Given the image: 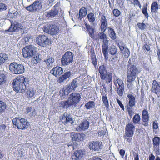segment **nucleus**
I'll list each match as a JSON object with an SVG mask.
<instances>
[{
	"label": "nucleus",
	"instance_id": "nucleus-1",
	"mask_svg": "<svg viewBox=\"0 0 160 160\" xmlns=\"http://www.w3.org/2000/svg\"><path fill=\"white\" fill-rule=\"evenodd\" d=\"M81 99V97L79 93L73 92L69 95L67 101L62 102L61 104L64 108H75Z\"/></svg>",
	"mask_w": 160,
	"mask_h": 160
},
{
	"label": "nucleus",
	"instance_id": "nucleus-2",
	"mask_svg": "<svg viewBox=\"0 0 160 160\" xmlns=\"http://www.w3.org/2000/svg\"><path fill=\"white\" fill-rule=\"evenodd\" d=\"M28 84V79L23 76L14 80L12 84L14 90L17 92H23Z\"/></svg>",
	"mask_w": 160,
	"mask_h": 160
},
{
	"label": "nucleus",
	"instance_id": "nucleus-3",
	"mask_svg": "<svg viewBox=\"0 0 160 160\" xmlns=\"http://www.w3.org/2000/svg\"><path fill=\"white\" fill-rule=\"evenodd\" d=\"M12 122L19 129H25L28 127L29 123L28 120L24 118H15L12 120Z\"/></svg>",
	"mask_w": 160,
	"mask_h": 160
},
{
	"label": "nucleus",
	"instance_id": "nucleus-4",
	"mask_svg": "<svg viewBox=\"0 0 160 160\" xmlns=\"http://www.w3.org/2000/svg\"><path fill=\"white\" fill-rule=\"evenodd\" d=\"M9 70L13 74H20L24 72L25 68L23 65L13 62L9 65Z\"/></svg>",
	"mask_w": 160,
	"mask_h": 160
},
{
	"label": "nucleus",
	"instance_id": "nucleus-5",
	"mask_svg": "<svg viewBox=\"0 0 160 160\" xmlns=\"http://www.w3.org/2000/svg\"><path fill=\"white\" fill-rule=\"evenodd\" d=\"M140 72L138 68L134 65L128 66L127 78L129 80L135 79L136 76Z\"/></svg>",
	"mask_w": 160,
	"mask_h": 160
},
{
	"label": "nucleus",
	"instance_id": "nucleus-6",
	"mask_svg": "<svg viewBox=\"0 0 160 160\" xmlns=\"http://www.w3.org/2000/svg\"><path fill=\"white\" fill-rule=\"evenodd\" d=\"M44 32L52 35L57 34L59 31L58 27L55 24L48 23L43 27Z\"/></svg>",
	"mask_w": 160,
	"mask_h": 160
},
{
	"label": "nucleus",
	"instance_id": "nucleus-7",
	"mask_svg": "<svg viewBox=\"0 0 160 160\" xmlns=\"http://www.w3.org/2000/svg\"><path fill=\"white\" fill-rule=\"evenodd\" d=\"M73 60L72 52L68 51L66 52L61 58V62L62 66H66L71 63Z\"/></svg>",
	"mask_w": 160,
	"mask_h": 160
},
{
	"label": "nucleus",
	"instance_id": "nucleus-8",
	"mask_svg": "<svg viewBox=\"0 0 160 160\" xmlns=\"http://www.w3.org/2000/svg\"><path fill=\"white\" fill-rule=\"evenodd\" d=\"M36 48L33 45L27 46L22 50L23 57L26 58H32L34 56V53L36 51Z\"/></svg>",
	"mask_w": 160,
	"mask_h": 160
},
{
	"label": "nucleus",
	"instance_id": "nucleus-9",
	"mask_svg": "<svg viewBox=\"0 0 160 160\" xmlns=\"http://www.w3.org/2000/svg\"><path fill=\"white\" fill-rule=\"evenodd\" d=\"M42 7L41 2L37 1L34 2L32 4L26 7L25 9L30 12H38L42 8Z\"/></svg>",
	"mask_w": 160,
	"mask_h": 160
},
{
	"label": "nucleus",
	"instance_id": "nucleus-10",
	"mask_svg": "<svg viewBox=\"0 0 160 160\" xmlns=\"http://www.w3.org/2000/svg\"><path fill=\"white\" fill-rule=\"evenodd\" d=\"M120 51H122V54L123 56L125 58H128L130 54V51L127 46L123 42L120 41L118 44Z\"/></svg>",
	"mask_w": 160,
	"mask_h": 160
},
{
	"label": "nucleus",
	"instance_id": "nucleus-11",
	"mask_svg": "<svg viewBox=\"0 0 160 160\" xmlns=\"http://www.w3.org/2000/svg\"><path fill=\"white\" fill-rule=\"evenodd\" d=\"M36 41L37 43L42 47H45L49 42V39L47 37L44 35H42L38 36L36 38Z\"/></svg>",
	"mask_w": 160,
	"mask_h": 160
},
{
	"label": "nucleus",
	"instance_id": "nucleus-12",
	"mask_svg": "<svg viewBox=\"0 0 160 160\" xmlns=\"http://www.w3.org/2000/svg\"><path fill=\"white\" fill-rule=\"evenodd\" d=\"M135 129V127L132 123H128L126 126L125 131L126 135L129 138L132 137Z\"/></svg>",
	"mask_w": 160,
	"mask_h": 160
},
{
	"label": "nucleus",
	"instance_id": "nucleus-13",
	"mask_svg": "<svg viewBox=\"0 0 160 160\" xmlns=\"http://www.w3.org/2000/svg\"><path fill=\"white\" fill-rule=\"evenodd\" d=\"M108 43L109 41L106 39L103 41L102 46V53L106 60L108 59V50L109 46Z\"/></svg>",
	"mask_w": 160,
	"mask_h": 160
},
{
	"label": "nucleus",
	"instance_id": "nucleus-14",
	"mask_svg": "<svg viewBox=\"0 0 160 160\" xmlns=\"http://www.w3.org/2000/svg\"><path fill=\"white\" fill-rule=\"evenodd\" d=\"M101 142L98 141H93L89 142L88 145L89 148L94 151H99L102 148Z\"/></svg>",
	"mask_w": 160,
	"mask_h": 160
},
{
	"label": "nucleus",
	"instance_id": "nucleus-15",
	"mask_svg": "<svg viewBox=\"0 0 160 160\" xmlns=\"http://www.w3.org/2000/svg\"><path fill=\"white\" fill-rule=\"evenodd\" d=\"M22 27V26L21 23L16 22H12L8 31L10 32H17L19 31L20 28Z\"/></svg>",
	"mask_w": 160,
	"mask_h": 160
},
{
	"label": "nucleus",
	"instance_id": "nucleus-16",
	"mask_svg": "<svg viewBox=\"0 0 160 160\" xmlns=\"http://www.w3.org/2000/svg\"><path fill=\"white\" fill-rule=\"evenodd\" d=\"M72 156V158L76 160L81 159L86 154L85 151L83 150H79L76 151Z\"/></svg>",
	"mask_w": 160,
	"mask_h": 160
},
{
	"label": "nucleus",
	"instance_id": "nucleus-17",
	"mask_svg": "<svg viewBox=\"0 0 160 160\" xmlns=\"http://www.w3.org/2000/svg\"><path fill=\"white\" fill-rule=\"evenodd\" d=\"M142 120L143 122V125L147 126L148 125L149 121V115L148 111L146 109H144L142 112Z\"/></svg>",
	"mask_w": 160,
	"mask_h": 160
},
{
	"label": "nucleus",
	"instance_id": "nucleus-18",
	"mask_svg": "<svg viewBox=\"0 0 160 160\" xmlns=\"http://www.w3.org/2000/svg\"><path fill=\"white\" fill-rule=\"evenodd\" d=\"M63 72V70L62 68L59 66H57L54 68L50 71V72L58 77Z\"/></svg>",
	"mask_w": 160,
	"mask_h": 160
},
{
	"label": "nucleus",
	"instance_id": "nucleus-19",
	"mask_svg": "<svg viewBox=\"0 0 160 160\" xmlns=\"http://www.w3.org/2000/svg\"><path fill=\"white\" fill-rule=\"evenodd\" d=\"M84 134H80L78 133L72 132L71 133V136L72 139L74 141H82L83 140Z\"/></svg>",
	"mask_w": 160,
	"mask_h": 160
},
{
	"label": "nucleus",
	"instance_id": "nucleus-20",
	"mask_svg": "<svg viewBox=\"0 0 160 160\" xmlns=\"http://www.w3.org/2000/svg\"><path fill=\"white\" fill-rule=\"evenodd\" d=\"M89 125V122L87 120H84L80 124L79 126L76 128V129L79 131L85 130L88 128Z\"/></svg>",
	"mask_w": 160,
	"mask_h": 160
},
{
	"label": "nucleus",
	"instance_id": "nucleus-21",
	"mask_svg": "<svg viewBox=\"0 0 160 160\" xmlns=\"http://www.w3.org/2000/svg\"><path fill=\"white\" fill-rule=\"evenodd\" d=\"M152 87L151 90L152 92L158 95L160 92V86L159 85L158 82L155 80L153 81Z\"/></svg>",
	"mask_w": 160,
	"mask_h": 160
},
{
	"label": "nucleus",
	"instance_id": "nucleus-22",
	"mask_svg": "<svg viewBox=\"0 0 160 160\" xmlns=\"http://www.w3.org/2000/svg\"><path fill=\"white\" fill-rule=\"evenodd\" d=\"M100 23L101 30L102 31L104 32L106 30L108 25V21L104 16L102 15L101 16Z\"/></svg>",
	"mask_w": 160,
	"mask_h": 160
},
{
	"label": "nucleus",
	"instance_id": "nucleus-23",
	"mask_svg": "<svg viewBox=\"0 0 160 160\" xmlns=\"http://www.w3.org/2000/svg\"><path fill=\"white\" fill-rule=\"evenodd\" d=\"M105 78L101 79L102 80H105L106 83L109 84V86L110 87V90L112 89V74L111 73L108 72L105 76Z\"/></svg>",
	"mask_w": 160,
	"mask_h": 160
},
{
	"label": "nucleus",
	"instance_id": "nucleus-24",
	"mask_svg": "<svg viewBox=\"0 0 160 160\" xmlns=\"http://www.w3.org/2000/svg\"><path fill=\"white\" fill-rule=\"evenodd\" d=\"M85 26L86 28V31L88 33L89 36L92 38L94 39V29L93 28L87 23L85 24Z\"/></svg>",
	"mask_w": 160,
	"mask_h": 160
},
{
	"label": "nucleus",
	"instance_id": "nucleus-25",
	"mask_svg": "<svg viewBox=\"0 0 160 160\" xmlns=\"http://www.w3.org/2000/svg\"><path fill=\"white\" fill-rule=\"evenodd\" d=\"M62 121L65 124L71 122L72 124V117L70 115L65 113L62 115Z\"/></svg>",
	"mask_w": 160,
	"mask_h": 160
},
{
	"label": "nucleus",
	"instance_id": "nucleus-26",
	"mask_svg": "<svg viewBox=\"0 0 160 160\" xmlns=\"http://www.w3.org/2000/svg\"><path fill=\"white\" fill-rule=\"evenodd\" d=\"M44 62H46L48 68H51L55 66L54 59L51 57H48L46 59L44 60Z\"/></svg>",
	"mask_w": 160,
	"mask_h": 160
},
{
	"label": "nucleus",
	"instance_id": "nucleus-27",
	"mask_svg": "<svg viewBox=\"0 0 160 160\" xmlns=\"http://www.w3.org/2000/svg\"><path fill=\"white\" fill-rule=\"evenodd\" d=\"M98 70L100 74L101 78H104L105 75L108 73L106 70V66L104 65L100 66L99 67Z\"/></svg>",
	"mask_w": 160,
	"mask_h": 160
},
{
	"label": "nucleus",
	"instance_id": "nucleus-28",
	"mask_svg": "<svg viewBox=\"0 0 160 160\" xmlns=\"http://www.w3.org/2000/svg\"><path fill=\"white\" fill-rule=\"evenodd\" d=\"M58 11L55 8H52L49 12L46 13L45 15L48 18L54 17L58 14Z\"/></svg>",
	"mask_w": 160,
	"mask_h": 160
},
{
	"label": "nucleus",
	"instance_id": "nucleus-29",
	"mask_svg": "<svg viewBox=\"0 0 160 160\" xmlns=\"http://www.w3.org/2000/svg\"><path fill=\"white\" fill-rule=\"evenodd\" d=\"M71 75V73L70 71H68L65 72L63 75L59 77L58 79V82L60 83L63 82L65 80L68 78Z\"/></svg>",
	"mask_w": 160,
	"mask_h": 160
},
{
	"label": "nucleus",
	"instance_id": "nucleus-30",
	"mask_svg": "<svg viewBox=\"0 0 160 160\" xmlns=\"http://www.w3.org/2000/svg\"><path fill=\"white\" fill-rule=\"evenodd\" d=\"M127 97L129 99L128 105L130 107L132 108L135 104V98L133 95L131 94H128Z\"/></svg>",
	"mask_w": 160,
	"mask_h": 160
},
{
	"label": "nucleus",
	"instance_id": "nucleus-31",
	"mask_svg": "<svg viewBox=\"0 0 160 160\" xmlns=\"http://www.w3.org/2000/svg\"><path fill=\"white\" fill-rule=\"evenodd\" d=\"M26 113L28 114L30 117H35L36 115L35 109L33 107H28L27 109Z\"/></svg>",
	"mask_w": 160,
	"mask_h": 160
},
{
	"label": "nucleus",
	"instance_id": "nucleus-32",
	"mask_svg": "<svg viewBox=\"0 0 160 160\" xmlns=\"http://www.w3.org/2000/svg\"><path fill=\"white\" fill-rule=\"evenodd\" d=\"M153 144L154 148L158 150V148L160 144V138L158 137H155L153 139Z\"/></svg>",
	"mask_w": 160,
	"mask_h": 160
},
{
	"label": "nucleus",
	"instance_id": "nucleus-33",
	"mask_svg": "<svg viewBox=\"0 0 160 160\" xmlns=\"http://www.w3.org/2000/svg\"><path fill=\"white\" fill-rule=\"evenodd\" d=\"M87 14V10L84 7L81 8L79 11L78 19L81 20Z\"/></svg>",
	"mask_w": 160,
	"mask_h": 160
},
{
	"label": "nucleus",
	"instance_id": "nucleus-34",
	"mask_svg": "<svg viewBox=\"0 0 160 160\" xmlns=\"http://www.w3.org/2000/svg\"><path fill=\"white\" fill-rule=\"evenodd\" d=\"M108 29L109 37L112 40L115 39L116 36L113 29L110 27H108Z\"/></svg>",
	"mask_w": 160,
	"mask_h": 160
},
{
	"label": "nucleus",
	"instance_id": "nucleus-35",
	"mask_svg": "<svg viewBox=\"0 0 160 160\" xmlns=\"http://www.w3.org/2000/svg\"><path fill=\"white\" fill-rule=\"evenodd\" d=\"M68 94V92H66L64 88H61L59 91V95L62 99H64L65 98H66Z\"/></svg>",
	"mask_w": 160,
	"mask_h": 160
},
{
	"label": "nucleus",
	"instance_id": "nucleus-36",
	"mask_svg": "<svg viewBox=\"0 0 160 160\" xmlns=\"http://www.w3.org/2000/svg\"><path fill=\"white\" fill-rule=\"evenodd\" d=\"M158 8V4L156 2H153L151 4V10L152 13L157 12Z\"/></svg>",
	"mask_w": 160,
	"mask_h": 160
},
{
	"label": "nucleus",
	"instance_id": "nucleus-37",
	"mask_svg": "<svg viewBox=\"0 0 160 160\" xmlns=\"http://www.w3.org/2000/svg\"><path fill=\"white\" fill-rule=\"evenodd\" d=\"M108 51L109 53L112 56L118 55L117 53V49L114 46H111L108 48Z\"/></svg>",
	"mask_w": 160,
	"mask_h": 160
},
{
	"label": "nucleus",
	"instance_id": "nucleus-38",
	"mask_svg": "<svg viewBox=\"0 0 160 160\" xmlns=\"http://www.w3.org/2000/svg\"><path fill=\"white\" fill-rule=\"evenodd\" d=\"M8 59V55L4 53H0V65Z\"/></svg>",
	"mask_w": 160,
	"mask_h": 160
},
{
	"label": "nucleus",
	"instance_id": "nucleus-39",
	"mask_svg": "<svg viewBox=\"0 0 160 160\" xmlns=\"http://www.w3.org/2000/svg\"><path fill=\"white\" fill-rule=\"evenodd\" d=\"M87 17L89 22L93 23L95 21L96 17L94 13L91 12L88 14Z\"/></svg>",
	"mask_w": 160,
	"mask_h": 160
},
{
	"label": "nucleus",
	"instance_id": "nucleus-40",
	"mask_svg": "<svg viewBox=\"0 0 160 160\" xmlns=\"http://www.w3.org/2000/svg\"><path fill=\"white\" fill-rule=\"evenodd\" d=\"M95 105V102L93 101H90L86 103L85 107L87 109H91L93 108Z\"/></svg>",
	"mask_w": 160,
	"mask_h": 160
},
{
	"label": "nucleus",
	"instance_id": "nucleus-41",
	"mask_svg": "<svg viewBox=\"0 0 160 160\" xmlns=\"http://www.w3.org/2000/svg\"><path fill=\"white\" fill-rule=\"evenodd\" d=\"M127 81L128 82L127 83V86L128 88L130 89H132L134 88V82L135 79L133 80H129V79L127 78Z\"/></svg>",
	"mask_w": 160,
	"mask_h": 160
},
{
	"label": "nucleus",
	"instance_id": "nucleus-42",
	"mask_svg": "<svg viewBox=\"0 0 160 160\" xmlns=\"http://www.w3.org/2000/svg\"><path fill=\"white\" fill-rule=\"evenodd\" d=\"M36 93V91L33 88L30 89L26 92L27 96L28 98L32 97Z\"/></svg>",
	"mask_w": 160,
	"mask_h": 160
},
{
	"label": "nucleus",
	"instance_id": "nucleus-43",
	"mask_svg": "<svg viewBox=\"0 0 160 160\" xmlns=\"http://www.w3.org/2000/svg\"><path fill=\"white\" fill-rule=\"evenodd\" d=\"M6 108L5 103L0 100V113L4 112Z\"/></svg>",
	"mask_w": 160,
	"mask_h": 160
},
{
	"label": "nucleus",
	"instance_id": "nucleus-44",
	"mask_svg": "<svg viewBox=\"0 0 160 160\" xmlns=\"http://www.w3.org/2000/svg\"><path fill=\"white\" fill-rule=\"evenodd\" d=\"M140 120V117L138 114H135L132 119V121L135 124H138Z\"/></svg>",
	"mask_w": 160,
	"mask_h": 160
},
{
	"label": "nucleus",
	"instance_id": "nucleus-45",
	"mask_svg": "<svg viewBox=\"0 0 160 160\" xmlns=\"http://www.w3.org/2000/svg\"><path fill=\"white\" fill-rule=\"evenodd\" d=\"M114 84L116 86L118 87V84L119 87H124L123 81L120 79H117L116 81H115Z\"/></svg>",
	"mask_w": 160,
	"mask_h": 160
},
{
	"label": "nucleus",
	"instance_id": "nucleus-46",
	"mask_svg": "<svg viewBox=\"0 0 160 160\" xmlns=\"http://www.w3.org/2000/svg\"><path fill=\"white\" fill-rule=\"evenodd\" d=\"M98 38L101 40H105L107 39V36L106 34L104 33V32L102 31L101 32H99L98 35Z\"/></svg>",
	"mask_w": 160,
	"mask_h": 160
},
{
	"label": "nucleus",
	"instance_id": "nucleus-47",
	"mask_svg": "<svg viewBox=\"0 0 160 160\" xmlns=\"http://www.w3.org/2000/svg\"><path fill=\"white\" fill-rule=\"evenodd\" d=\"M64 88L66 90V92H68V94L69 93L72 92L73 90H75L73 87V86H72L71 85H70V84H69L67 87H65Z\"/></svg>",
	"mask_w": 160,
	"mask_h": 160
},
{
	"label": "nucleus",
	"instance_id": "nucleus-48",
	"mask_svg": "<svg viewBox=\"0 0 160 160\" xmlns=\"http://www.w3.org/2000/svg\"><path fill=\"white\" fill-rule=\"evenodd\" d=\"M124 90V87H118V88L117 91L118 94L119 96H122L123 95Z\"/></svg>",
	"mask_w": 160,
	"mask_h": 160
},
{
	"label": "nucleus",
	"instance_id": "nucleus-49",
	"mask_svg": "<svg viewBox=\"0 0 160 160\" xmlns=\"http://www.w3.org/2000/svg\"><path fill=\"white\" fill-rule=\"evenodd\" d=\"M78 81L77 78H75L72 81L70 84L71 85V86H73V87L75 89H76L78 86Z\"/></svg>",
	"mask_w": 160,
	"mask_h": 160
},
{
	"label": "nucleus",
	"instance_id": "nucleus-50",
	"mask_svg": "<svg viewBox=\"0 0 160 160\" xmlns=\"http://www.w3.org/2000/svg\"><path fill=\"white\" fill-rule=\"evenodd\" d=\"M6 80V78L4 74H0V85L4 84Z\"/></svg>",
	"mask_w": 160,
	"mask_h": 160
},
{
	"label": "nucleus",
	"instance_id": "nucleus-51",
	"mask_svg": "<svg viewBox=\"0 0 160 160\" xmlns=\"http://www.w3.org/2000/svg\"><path fill=\"white\" fill-rule=\"evenodd\" d=\"M147 7L146 6H144L142 8V12L145 15V17L148 18V14L147 11Z\"/></svg>",
	"mask_w": 160,
	"mask_h": 160
},
{
	"label": "nucleus",
	"instance_id": "nucleus-52",
	"mask_svg": "<svg viewBox=\"0 0 160 160\" xmlns=\"http://www.w3.org/2000/svg\"><path fill=\"white\" fill-rule=\"evenodd\" d=\"M32 57L33 58H32L31 59V62L32 64H37V63L39 62L40 59L38 58L37 56H36V57L34 56V57L33 56Z\"/></svg>",
	"mask_w": 160,
	"mask_h": 160
},
{
	"label": "nucleus",
	"instance_id": "nucleus-53",
	"mask_svg": "<svg viewBox=\"0 0 160 160\" xmlns=\"http://www.w3.org/2000/svg\"><path fill=\"white\" fill-rule=\"evenodd\" d=\"M91 60L93 65L95 67L97 65V62L95 54H92V55Z\"/></svg>",
	"mask_w": 160,
	"mask_h": 160
},
{
	"label": "nucleus",
	"instance_id": "nucleus-54",
	"mask_svg": "<svg viewBox=\"0 0 160 160\" xmlns=\"http://www.w3.org/2000/svg\"><path fill=\"white\" fill-rule=\"evenodd\" d=\"M137 25L139 28L141 30H143L146 28V24L143 23H138Z\"/></svg>",
	"mask_w": 160,
	"mask_h": 160
},
{
	"label": "nucleus",
	"instance_id": "nucleus-55",
	"mask_svg": "<svg viewBox=\"0 0 160 160\" xmlns=\"http://www.w3.org/2000/svg\"><path fill=\"white\" fill-rule=\"evenodd\" d=\"M102 101L104 105L107 108H108L109 107V105L107 98H102Z\"/></svg>",
	"mask_w": 160,
	"mask_h": 160
},
{
	"label": "nucleus",
	"instance_id": "nucleus-56",
	"mask_svg": "<svg viewBox=\"0 0 160 160\" xmlns=\"http://www.w3.org/2000/svg\"><path fill=\"white\" fill-rule=\"evenodd\" d=\"M113 13L114 16L117 17L120 15L121 12L117 9H114L113 11Z\"/></svg>",
	"mask_w": 160,
	"mask_h": 160
},
{
	"label": "nucleus",
	"instance_id": "nucleus-57",
	"mask_svg": "<svg viewBox=\"0 0 160 160\" xmlns=\"http://www.w3.org/2000/svg\"><path fill=\"white\" fill-rule=\"evenodd\" d=\"M117 55H116L115 56L112 55L110 58V61L112 62H115L117 61L118 60Z\"/></svg>",
	"mask_w": 160,
	"mask_h": 160
},
{
	"label": "nucleus",
	"instance_id": "nucleus-58",
	"mask_svg": "<svg viewBox=\"0 0 160 160\" xmlns=\"http://www.w3.org/2000/svg\"><path fill=\"white\" fill-rule=\"evenodd\" d=\"M6 9V6L5 4L2 3H0V11L5 10Z\"/></svg>",
	"mask_w": 160,
	"mask_h": 160
},
{
	"label": "nucleus",
	"instance_id": "nucleus-59",
	"mask_svg": "<svg viewBox=\"0 0 160 160\" xmlns=\"http://www.w3.org/2000/svg\"><path fill=\"white\" fill-rule=\"evenodd\" d=\"M8 13L10 14V16L12 17V18H15L17 17L18 13L16 12L13 13L11 12L10 11H9Z\"/></svg>",
	"mask_w": 160,
	"mask_h": 160
},
{
	"label": "nucleus",
	"instance_id": "nucleus-60",
	"mask_svg": "<svg viewBox=\"0 0 160 160\" xmlns=\"http://www.w3.org/2000/svg\"><path fill=\"white\" fill-rule=\"evenodd\" d=\"M128 114L130 117V118H132V116L134 112L133 111H132V110H131V108H128Z\"/></svg>",
	"mask_w": 160,
	"mask_h": 160
},
{
	"label": "nucleus",
	"instance_id": "nucleus-61",
	"mask_svg": "<svg viewBox=\"0 0 160 160\" xmlns=\"http://www.w3.org/2000/svg\"><path fill=\"white\" fill-rule=\"evenodd\" d=\"M158 128V123L156 120L153 122V128L154 129H157Z\"/></svg>",
	"mask_w": 160,
	"mask_h": 160
},
{
	"label": "nucleus",
	"instance_id": "nucleus-62",
	"mask_svg": "<svg viewBox=\"0 0 160 160\" xmlns=\"http://www.w3.org/2000/svg\"><path fill=\"white\" fill-rule=\"evenodd\" d=\"M117 102H118V105H119L121 108L123 110H124V108L123 105L122 103V102H121L120 100H119L118 99H117Z\"/></svg>",
	"mask_w": 160,
	"mask_h": 160
},
{
	"label": "nucleus",
	"instance_id": "nucleus-63",
	"mask_svg": "<svg viewBox=\"0 0 160 160\" xmlns=\"http://www.w3.org/2000/svg\"><path fill=\"white\" fill-rule=\"evenodd\" d=\"M19 30H20L21 32L22 33V35L24 33H26L27 32V31L26 30L25 28H24L22 26V27L20 28Z\"/></svg>",
	"mask_w": 160,
	"mask_h": 160
},
{
	"label": "nucleus",
	"instance_id": "nucleus-64",
	"mask_svg": "<svg viewBox=\"0 0 160 160\" xmlns=\"http://www.w3.org/2000/svg\"><path fill=\"white\" fill-rule=\"evenodd\" d=\"M133 156L134 160H139L138 154L137 153L134 152Z\"/></svg>",
	"mask_w": 160,
	"mask_h": 160
}]
</instances>
